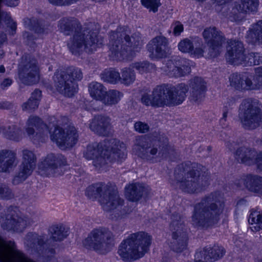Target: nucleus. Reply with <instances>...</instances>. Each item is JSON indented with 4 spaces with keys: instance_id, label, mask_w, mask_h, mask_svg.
Masks as SVG:
<instances>
[{
    "instance_id": "20",
    "label": "nucleus",
    "mask_w": 262,
    "mask_h": 262,
    "mask_svg": "<svg viewBox=\"0 0 262 262\" xmlns=\"http://www.w3.org/2000/svg\"><path fill=\"white\" fill-rule=\"evenodd\" d=\"M235 159L239 162L250 165L255 162L257 168L262 171V151L256 155V152L246 147H241L235 152Z\"/></svg>"
},
{
    "instance_id": "21",
    "label": "nucleus",
    "mask_w": 262,
    "mask_h": 262,
    "mask_svg": "<svg viewBox=\"0 0 262 262\" xmlns=\"http://www.w3.org/2000/svg\"><path fill=\"white\" fill-rule=\"evenodd\" d=\"M190 101L199 104L203 100L207 91L206 82L201 77H195L189 81Z\"/></svg>"
},
{
    "instance_id": "56",
    "label": "nucleus",
    "mask_w": 262,
    "mask_h": 262,
    "mask_svg": "<svg viewBox=\"0 0 262 262\" xmlns=\"http://www.w3.org/2000/svg\"><path fill=\"white\" fill-rule=\"evenodd\" d=\"M248 90H257L256 84L255 82V74L246 76Z\"/></svg>"
},
{
    "instance_id": "19",
    "label": "nucleus",
    "mask_w": 262,
    "mask_h": 262,
    "mask_svg": "<svg viewBox=\"0 0 262 262\" xmlns=\"http://www.w3.org/2000/svg\"><path fill=\"white\" fill-rule=\"evenodd\" d=\"M165 74L170 77H181L189 74L191 68L184 59H174L167 60L164 68Z\"/></svg>"
},
{
    "instance_id": "41",
    "label": "nucleus",
    "mask_w": 262,
    "mask_h": 262,
    "mask_svg": "<svg viewBox=\"0 0 262 262\" xmlns=\"http://www.w3.org/2000/svg\"><path fill=\"white\" fill-rule=\"evenodd\" d=\"M249 223L252 225L251 228L253 231L262 229V215L258 211L251 212L249 215Z\"/></svg>"
},
{
    "instance_id": "35",
    "label": "nucleus",
    "mask_w": 262,
    "mask_h": 262,
    "mask_svg": "<svg viewBox=\"0 0 262 262\" xmlns=\"http://www.w3.org/2000/svg\"><path fill=\"white\" fill-rule=\"evenodd\" d=\"M246 76L234 73L230 77V84L238 90H248V86Z\"/></svg>"
},
{
    "instance_id": "52",
    "label": "nucleus",
    "mask_w": 262,
    "mask_h": 262,
    "mask_svg": "<svg viewBox=\"0 0 262 262\" xmlns=\"http://www.w3.org/2000/svg\"><path fill=\"white\" fill-rule=\"evenodd\" d=\"M134 129L135 131L140 134L147 133L149 130V125L145 122L137 121L134 123Z\"/></svg>"
},
{
    "instance_id": "40",
    "label": "nucleus",
    "mask_w": 262,
    "mask_h": 262,
    "mask_svg": "<svg viewBox=\"0 0 262 262\" xmlns=\"http://www.w3.org/2000/svg\"><path fill=\"white\" fill-rule=\"evenodd\" d=\"M100 77L103 81L112 84L120 81V73L112 69L105 70L100 74Z\"/></svg>"
},
{
    "instance_id": "60",
    "label": "nucleus",
    "mask_w": 262,
    "mask_h": 262,
    "mask_svg": "<svg viewBox=\"0 0 262 262\" xmlns=\"http://www.w3.org/2000/svg\"><path fill=\"white\" fill-rule=\"evenodd\" d=\"M12 83V80L9 78L5 79L1 83V87L2 89H5L6 88L10 86Z\"/></svg>"
},
{
    "instance_id": "36",
    "label": "nucleus",
    "mask_w": 262,
    "mask_h": 262,
    "mask_svg": "<svg viewBox=\"0 0 262 262\" xmlns=\"http://www.w3.org/2000/svg\"><path fill=\"white\" fill-rule=\"evenodd\" d=\"M23 131L16 125H11L4 128L5 136L10 140L19 141L22 138Z\"/></svg>"
},
{
    "instance_id": "12",
    "label": "nucleus",
    "mask_w": 262,
    "mask_h": 262,
    "mask_svg": "<svg viewBox=\"0 0 262 262\" xmlns=\"http://www.w3.org/2000/svg\"><path fill=\"white\" fill-rule=\"evenodd\" d=\"M36 218L29 217L19 213L17 208L9 207L0 218L1 227L8 231L21 232L36 222Z\"/></svg>"
},
{
    "instance_id": "17",
    "label": "nucleus",
    "mask_w": 262,
    "mask_h": 262,
    "mask_svg": "<svg viewBox=\"0 0 262 262\" xmlns=\"http://www.w3.org/2000/svg\"><path fill=\"white\" fill-rule=\"evenodd\" d=\"M169 41L163 35L153 38L147 44V49L151 59L162 58L167 56Z\"/></svg>"
},
{
    "instance_id": "47",
    "label": "nucleus",
    "mask_w": 262,
    "mask_h": 262,
    "mask_svg": "<svg viewBox=\"0 0 262 262\" xmlns=\"http://www.w3.org/2000/svg\"><path fill=\"white\" fill-rule=\"evenodd\" d=\"M143 6L148 9L149 11L156 13L160 6V0H140Z\"/></svg>"
},
{
    "instance_id": "30",
    "label": "nucleus",
    "mask_w": 262,
    "mask_h": 262,
    "mask_svg": "<svg viewBox=\"0 0 262 262\" xmlns=\"http://www.w3.org/2000/svg\"><path fill=\"white\" fill-rule=\"evenodd\" d=\"M147 189L142 184L133 183L125 187V196L132 202H137L142 196L146 195Z\"/></svg>"
},
{
    "instance_id": "54",
    "label": "nucleus",
    "mask_w": 262,
    "mask_h": 262,
    "mask_svg": "<svg viewBox=\"0 0 262 262\" xmlns=\"http://www.w3.org/2000/svg\"><path fill=\"white\" fill-rule=\"evenodd\" d=\"M257 90L262 89V66L257 68L255 72Z\"/></svg>"
},
{
    "instance_id": "5",
    "label": "nucleus",
    "mask_w": 262,
    "mask_h": 262,
    "mask_svg": "<svg viewBox=\"0 0 262 262\" xmlns=\"http://www.w3.org/2000/svg\"><path fill=\"white\" fill-rule=\"evenodd\" d=\"M224 206V201L219 193H211L205 196L194 207L192 224L203 228L212 227L220 220Z\"/></svg>"
},
{
    "instance_id": "24",
    "label": "nucleus",
    "mask_w": 262,
    "mask_h": 262,
    "mask_svg": "<svg viewBox=\"0 0 262 262\" xmlns=\"http://www.w3.org/2000/svg\"><path fill=\"white\" fill-rule=\"evenodd\" d=\"M258 5V0H241L236 2L232 10L234 19L241 20L246 13L255 11Z\"/></svg>"
},
{
    "instance_id": "42",
    "label": "nucleus",
    "mask_w": 262,
    "mask_h": 262,
    "mask_svg": "<svg viewBox=\"0 0 262 262\" xmlns=\"http://www.w3.org/2000/svg\"><path fill=\"white\" fill-rule=\"evenodd\" d=\"M208 255L210 256V262L215 261L221 258L225 254V249L218 245H214L212 248H206Z\"/></svg>"
},
{
    "instance_id": "22",
    "label": "nucleus",
    "mask_w": 262,
    "mask_h": 262,
    "mask_svg": "<svg viewBox=\"0 0 262 262\" xmlns=\"http://www.w3.org/2000/svg\"><path fill=\"white\" fill-rule=\"evenodd\" d=\"M91 130L101 136H107L112 130L111 119L104 115H97L91 120L89 124Z\"/></svg>"
},
{
    "instance_id": "55",
    "label": "nucleus",
    "mask_w": 262,
    "mask_h": 262,
    "mask_svg": "<svg viewBox=\"0 0 262 262\" xmlns=\"http://www.w3.org/2000/svg\"><path fill=\"white\" fill-rule=\"evenodd\" d=\"M243 62L241 64H244L246 66H251L255 65L254 53L251 52L247 55H245L243 58Z\"/></svg>"
},
{
    "instance_id": "63",
    "label": "nucleus",
    "mask_w": 262,
    "mask_h": 262,
    "mask_svg": "<svg viewBox=\"0 0 262 262\" xmlns=\"http://www.w3.org/2000/svg\"><path fill=\"white\" fill-rule=\"evenodd\" d=\"M46 251L47 254L48 260L50 259L49 257H51L55 253V250L54 249H48V250H46Z\"/></svg>"
},
{
    "instance_id": "27",
    "label": "nucleus",
    "mask_w": 262,
    "mask_h": 262,
    "mask_svg": "<svg viewBox=\"0 0 262 262\" xmlns=\"http://www.w3.org/2000/svg\"><path fill=\"white\" fill-rule=\"evenodd\" d=\"M17 164L15 151L6 149L0 150V172H10Z\"/></svg>"
},
{
    "instance_id": "33",
    "label": "nucleus",
    "mask_w": 262,
    "mask_h": 262,
    "mask_svg": "<svg viewBox=\"0 0 262 262\" xmlns=\"http://www.w3.org/2000/svg\"><path fill=\"white\" fill-rule=\"evenodd\" d=\"M51 238L55 241H61L69 235V229L62 224H55L49 228Z\"/></svg>"
},
{
    "instance_id": "1",
    "label": "nucleus",
    "mask_w": 262,
    "mask_h": 262,
    "mask_svg": "<svg viewBox=\"0 0 262 262\" xmlns=\"http://www.w3.org/2000/svg\"><path fill=\"white\" fill-rule=\"evenodd\" d=\"M57 27L64 35H73L68 41L67 46L73 54L83 51L92 53L103 43V39L98 35L99 28L94 23H90L82 27L76 18L64 17L58 21Z\"/></svg>"
},
{
    "instance_id": "11",
    "label": "nucleus",
    "mask_w": 262,
    "mask_h": 262,
    "mask_svg": "<svg viewBox=\"0 0 262 262\" xmlns=\"http://www.w3.org/2000/svg\"><path fill=\"white\" fill-rule=\"evenodd\" d=\"M238 116L242 126L246 129H254L262 123V110L256 101L250 99L243 101Z\"/></svg>"
},
{
    "instance_id": "28",
    "label": "nucleus",
    "mask_w": 262,
    "mask_h": 262,
    "mask_svg": "<svg viewBox=\"0 0 262 262\" xmlns=\"http://www.w3.org/2000/svg\"><path fill=\"white\" fill-rule=\"evenodd\" d=\"M168 93V84H166L157 85L153 89L152 95L156 107L170 106Z\"/></svg>"
},
{
    "instance_id": "38",
    "label": "nucleus",
    "mask_w": 262,
    "mask_h": 262,
    "mask_svg": "<svg viewBox=\"0 0 262 262\" xmlns=\"http://www.w3.org/2000/svg\"><path fill=\"white\" fill-rule=\"evenodd\" d=\"M24 23L26 28L36 33L41 34L45 32V27L42 23L35 18H26L24 19Z\"/></svg>"
},
{
    "instance_id": "26",
    "label": "nucleus",
    "mask_w": 262,
    "mask_h": 262,
    "mask_svg": "<svg viewBox=\"0 0 262 262\" xmlns=\"http://www.w3.org/2000/svg\"><path fill=\"white\" fill-rule=\"evenodd\" d=\"M188 90V85L184 83H179L175 86L168 85V94L170 106L181 104L185 99L186 94Z\"/></svg>"
},
{
    "instance_id": "59",
    "label": "nucleus",
    "mask_w": 262,
    "mask_h": 262,
    "mask_svg": "<svg viewBox=\"0 0 262 262\" xmlns=\"http://www.w3.org/2000/svg\"><path fill=\"white\" fill-rule=\"evenodd\" d=\"M41 98V91L38 89H35L31 94L30 99L39 103Z\"/></svg>"
},
{
    "instance_id": "9",
    "label": "nucleus",
    "mask_w": 262,
    "mask_h": 262,
    "mask_svg": "<svg viewBox=\"0 0 262 262\" xmlns=\"http://www.w3.org/2000/svg\"><path fill=\"white\" fill-rule=\"evenodd\" d=\"M130 31L126 27H118L115 31H112L110 34L109 47L110 50L112 53V56L117 59H120L126 56V49L121 43L123 42V39L125 40L128 46H134V48L138 51L143 45L142 40L140 36L137 34L132 36V40L129 37Z\"/></svg>"
},
{
    "instance_id": "16",
    "label": "nucleus",
    "mask_w": 262,
    "mask_h": 262,
    "mask_svg": "<svg viewBox=\"0 0 262 262\" xmlns=\"http://www.w3.org/2000/svg\"><path fill=\"white\" fill-rule=\"evenodd\" d=\"M53 79L54 86L60 94L71 97L77 92V85L62 71L56 72Z\"/></svg>"
},
{
    "instance_id": "45",
    "label": "nucleus",
    "mask_w": 262,
    "mask_h": 262,
    "mask_svg": "<svg viewBox=\"0 0 262 262\" xmlns=\"http://www.w3.org/2000/svg\"><path fill=\"white\" fill-rule=\"evenodd\" d=\"M66 75H68L69 78L71 79L73 82L80 81L83 78V74L81 70L77 68L71 67L67 68L65 71H62Z\"/></svg>"
},
{
    "instance_id": "64",
    "label": "nucleus",
    "mask_w": 262,
    "mask_h": 262,
    "mask_svg": "<svg viewBox=\"0 0 262 262\" xmlns=\"http://www.w3.org/2000/svg\"><path fill=\"white\" fill-rule=\"evenodd\" d=\"M11 106V104L8 102H3L2 103H0V108L8 109L10 108Z\"/></svg>"
},
{
    "instance_id": "48",
    "label": "nucleus",
    "mask_w": 262,
    "mask_h": 262,
    "mask_svg": "<svg viewBox=\"0 0 262 262\" xmlns=\"http://www.w3.org/2000/svg\"><path fill=\"white\" fill-rule=\"evenodd\" d=\"M194 257L195 262H210L211 258L208 255L206 248H205L202 251L196 252Z\"/></svg>"
},
{
    "instance_id": "32",
    "label": "nucleus",
    "mask_w": 262,
    "mask_h": 262,
    "mask_svg": "<svg viewBox=\"0 0 262 262\" xmlns=\"http://www.w3.org/2000/svg\"><path fill=\"white\" fill-rule=\"evenodd\" d=\"M248 41L252 44L262 43V20L253 24L247 34Z\"/></svg>"
},
{
    "instance_id": "46",
    "label": "nucleus",
    "mask_w": 262,
    "mask_h": 262,
    "mask_svg": "<svg viewBox=\"0 0 262 262\" xmlns=\"http://www.w3.org/2000/svg\"><path fill=\"white\" fill-rule=\"evenodd\" d=\"M193 48V41L188 38L182 40L178 44L179 50L183 53H192Z\"/></svg>"
},
{
    "instance_id": "6",
    "label": "nucleus",
    "mask_w": 262,
    "mask_h": 262,
    "mask_svg": "<svg viewBox=\"0 0 262 262\" xmlns=\"http://www.w3.org/2000/svg\"><path fill=\"white\" fill-rule=\"evenodd\" d=\"M205 168L198 163L187 162L178 165L174 171L173 183L182 191L192 193L201 191L209 183V177L201 176V171Z\"/></svg>"
},
{
    "instance_id": "2",
    "label": "nucleus",
    "mask_w": 262,
    "mask_h": 262,
    "mask_svg": "<svg viewBox=\"0 0 262 262\" xmlns=\"http://www.w3.org/2000/svg\"><path fill=\"white\" fill-rule=\"evenodd\" d=\"M64 126L60 123L58 124L53 125L54 128L52 131L51 124L48 126L38 117L30 116L27 123L26 132L30 135H32L35 133L34 127L37 132L36 136H41L45 140L47 138L48 133L50 134L51 140L55 142L57 146L62 149H66L73 147L78 140V134L75 127L72 124H69L64 128L60 125Z\"/></svg>"
},
{
    "instance_id": "57",
    "label": "nucleus",
    "mask_w": 262,
    "mask_h": 262,
    "mask_svg": "<svg viewBox=\"0 0 262 262\" xmlns=\"http://www.w3.org/2000/svg\"><path fill=\"white\" fill-rule=\"evenodd\" d=\"M191 53L197 58L203 57L204 56V53H206V47H202L201 48H195V49H193L192 52Z\"/></svg>"
},
{
    "instance_id": "49",
    "label": "nucleus",
    "mask_w": 262,
    "mask_h": 262,
    "mask_svg": "<svg viewBox=\"0 0 262 262\" xmlns=\"http://www.w3.org/2000/svg\"><path fill=\"white\" fill-rule=\"evenodd\" d=\"M141 103L146 106H151L156 107V104L154 101L152 93L151 94L144 93L141 98Z\"/></svg>"
},
{
    "instance_id": "29",
    "label": "nucleus",
    "mask_w": 262,
    "mask_h": 262,
    "mask_svg": "<svg viewBox=\"0 0 262 262\" xmlns=\"http://www.w3.org/2000/svg\"><path fill=\"white\" fill-rule=\"evenodd\" d=\"M170 228L172 231V239L176 238H188L186 228L180 215L177 213L172 214Z\"/></svg>"
},
{
    "instance_id": "3",
    "label": "nucleus",
    "mask_w": 262,
    "mask_h": 262,
    "mask_svg": "<svg viewBox=\"0 0 262 262\" xmlns=\"http://www.w3.org/2000/svg\"><path fill=\"white\" fill-rule=\"evenodd\" d=\"M85 195L90 199H97L102 210L111 213L112 220L124 218L129 213L127 207L124 206V201L111 185L99 182L87 187Z\"/></svg>"
},
{
    "instance_id": "14",
    "label": "nucleus",
    "mask_w": 262,
    "mask_h": 262,
    "mask_svg": "<svg viewBox=\"0 0 262 262\" xmlns=\"http://www.w3.org/2000/svg\"><path fill=\"white\" fill-rule=\"evenodd\" d=\"M22 162L18 172L12 180L13 185L22 183L32 173L36 164V157L34 152L28 149H24L22 151Z\"/></svg>"
},
{
    "instance_id": "43",
    "label": "nucleus",
    "mask_w": 262,
    "mask_h": 262,
    "mask_svg": "<svg viewBox=\"0 0 262 262\" xmlns=\"http://www.w3.org/2000/svg\"><path fill=\"white\" fill-rule=\"evenodd\" d=\"M187 239L181 238H172L169 246L173 251L182 252L187 247Z\"/></svg>"
},
{
    "instance_id": "18",
    "label": "nucleus",
    "mask_w": 262,
    "mask_h": 262,
    "mask_svg": "<svg viewBox=\"0 0 262 262\" xmlns=\"http://www.w3.org/2000/svg\"><path fill=\"white\" fill-rule=\"evenodd\" d=\"M20 81L26 85H33L39 80V68L36 59H32L26 63L19 72Z\"/></svg>"
},
{
    "instance_id": "8",
    "label": "nucleus",
    "mask_w": 262,
    "mask_h": 262,
    "mask_svg": "<svg viewBox=\"0 0 262 262\" xmlns=\"http://www.w3.org/2000/svg\"><path fill=\"white\" fill-rule=\"evenodd\" d=\"M135 145L139 147V156L151 163L157 162L160 158L170 157L174 151L169 146L167 138L148 141L146 138L141 136L136 139Z\"/></svg>"
},
{
    "instance_id": "39",
    "label": "nucleus",
    "mask_w": 262,
    "mask_h": 262,
    "mask_svg": "<svg viewBox=\"0 0 262 262\" xmlns=\"http://www.w3.org/2000/svg\"><path fill=\"white\" fill-rule=\"evenodd\" d=\"M120 82L124 85H129L136 80L135 71L130 68H124L121 70Z\"/></svg>"
},
{
    "instance_id": "15",
    "label": "nucleus",
    "mask_w": 262,
    "mask_h": 262,
    "mask_svg": "<svg viewBox=\"0 0 262 262\" xmlns=\"http://www.w3.org/2000/svg\"><path fill=\"white\" fill-rule=\"evenodd\" d=\"M66 164V160L61 155L48 154L39 165L41 175L55 176L59 174L61 166Z\"/></svg>"
},
{
    "instance_id": "23",
    "label": "nucleus",
    "mask_w": 262,
    "mask_h": 262,
    "mask_svg": "<svg viewBox=\"0 0 262 262\" xmlns=\"http://www.w3.org/2000/svg\"><path fill=\"white\" fill-rule=\"evenodd\" d=\"M244 48L240 41L231 40L226 54L227 60L231 64H240L243 62Z\"/></svg>"
},
{
    "instance_id": "44",
    "label": "nucleus",
    "mask_w": 262,
    "mask_h": 262,
    "mask_svg": "<svg viewBox=\"0 0 262 262\" xmlns=\"http://www.w3.org/2000/svg\"><path fill=\"white\" fill-rule=\"evenodd\" d=\"M133 67L142 74L150 72L152 70H155L156 69L155 64L147 61L136 62L133 64Z\"/></svg>"
},
{
    "instance_id": "4",
    "label": "nucleus",
    "mask_w": 262,
    "mask_h": 262,
    "mask_svg": "<svg viewBox=\"0 0 262 262\" xmlns=\"http://www.w3.org/2000/svg\"><path fill=\"white\" fill-rule=\"evenodd\" d=\"M83 155L86 159L93 160V165L99 170L108 162L124 159L126 157V146L115 139L104 140L89 144Z\"/></svg>"
},
{
    "instance_id": "62",
    "label": "nucleus",
    "mask_w": 262,
    "mask_h": 262,
    "mask_svg": "<svg viewBox=\"0 0 262 262\" xmlns=\"http://www.w3.org/2000/svg\"><path fill=\"white\" fill-rule=\"evenodd\" d=\"M229 109H225L223 108V117L220 119L221 122L226 121V119L227 117L228 114L229 113Z\"/></svg>"
},
{
    "instance_id": "50",
    "label": "nucleus",
    "mask_w": 262,
    "mask_h": 262,
    "mask_svg": "<svg viewBox=\"0 0 262 262\" xmlns=\"http://www.w3.org/2000/svg\"><path fill=\"white\" fill-rule=\"evenodd\" d=\"M13 196L11 190L8 186L3 184L0 186V198L4 199H10Z\"/></svg>"
},
{
    "instance_id": "51",
    "label": "nucleus",
    "mask_w": 262,
    "mask_h": 262,
    "mask_svg": "<svg viewBox=\"0 0 262 262\" xmlns=\"http://www.w3.org/2000/svg\"><path fill=\"white\" fill-rule=\"evenodd\" d=\"M38 105V102L29 98L27 102L23 103L21 107L23 111H32L37 108Z\"/></svg>"
},
{
    "instance_id": "10",
    "label": "nucleus",
    "mask_w": 262,
    "mask_h": 262,
    "mask_svg": "<svg viewBox=\"0 0 262 262\" xmlns=\"http://www.w3.org/2000/svg\"><path fill=\"white\" fill-rule=\"evenodd\" d=\"M114 237L113 232L107 228H94L83 241V245L88 249L105 253L113 245Z\"/></svg>"
},
{
    "instance_id": "37",
    "label": "nucleus",
    "mask_w": 262,
    "mask_h": 262,
    "mask_svg": "<svg viewBox=\"0 0 262 262\" xmlns=\"http://www.w3.org/2000/svg\"><path fill=\"white\" fill-rule=\"evenodd\" d=\"M89 91L93 98L100 101L106 90L101 83L92 82L89 84Z\"/></svg>"
},
{
    "instance_id": "31",
    "label": "nucleus",
    "mask_w": 262,
    "mask_h": 262,
    "mask_svg": "<svg viewBox=\"0 0 262 262\" xmlns=\"http://www.w3.org/2000/svg\"><path fill=\"white\" fill-rule=\"evenodd\" d=\"M244 184L250 191L262 195V177L248 174L244 179Z\"/></svg>"
},
{
    "instance_id": "34",
    "label": "nucleus",
    "mask_w": 262,
    "mask_h": 262,
    "mask_svg": "<svg viewBox=\"0 0 262 262\" xmlns=\"http://www.w3.org/2000/svg\"><path fill=\"white\" fill-rule=\"evenodd\" d=\"M123 96V94L116 90L106 91L103 95L101 101L105 105L112 106L117 104Z\"/></svg>"
},
{
    "instance_id": "13",
    "label": "nucleus",
    "mask_w": 262,
    "mask_h": 262,
    "mask_svg": "<svg viewBox=\"0 0 262 262\" xmlns=\"http://www.w3.org/2000/svg\"><path fill=\"white\" fill-rule=\"evenodd\" d=\"M203 35L206 40H208L206 47L205 56L206 58H214L222 52V45L225 42V37L222 33L217 30L215 27H210L204 30Z\"/></svg>"
},
{
    "instance_id": "58",
    "label": "nucleus",
    "mask_w": 262,
    "mask_h": 262,
    "mask_svg": "<svg viewBox=\"0 0 262 262\" xmlns=\"http://www.w3.org/2000/svg\"><path fill=\"white\" fill-rule=\"evenodd\" d=\"M235 104V99L233 97L228 98L226 101L224 102V108L229 109V110L232 108Z\"/></svg>"
},
{
    "instance_id": "25",
    "label": "nucleus",
    "mask_w": 262,
    "mask_h": 262,
    "mask_svg": "<svg viewBox=\"0 0 262 262\" xmlns=\"http://www.w3.org/2000/svg\"><path fill=\"white\" fill-rule=\"evenodd\" d=\"M46 242L45 235H39L36 232H29L25 237L24 244L31 252L43 254Z\"/></svg>"
},
{
    "instance_id": "61",
    "label": "nucleus",
    "mask_w": 262,
    "mask_h": 262,
    "mask_svg": "<svg viewBox=\"0 0 262 262\" xmlns=\"http://www.w3.org/2000/svg\"><path fill=\"white\" fill-rule=\"evenodd\" d=\"M255 65H258L262 63V55L258 53H254Z\"/></svg>"
},
{
    "instance_id": "7",
    "label": "nucleus",
    "mask_w": 262,
    "mask_h": 262,
    "mask_svg": "<svg viewBox=\"0 0 262 262\" xmlns=\"http://www.w3.org/2000/svg\"><path fill=\"white\" fill-rule=\"evenodd\" d=\"M151 239V236L143 231L130 234L122 241L118 253L124 261L136 260L147 252Z\"/></svg>"
},
{
    "instance_id": "53",
    "label": "nucleus",
    "mask_w": 262,
    "mask_h": 262,
    "mask_svg": "<svg viewBox=\"0 0 262 262\" xmlns=\"http://www.w3.org/2000/svg\"><path fill=\"white\" fill-rule=\"evenodd\" d=\"M171 28L173 29V34L174 36H179L184 31V26L179 21H174L172 23Z\"/></svg>"
}]
</instances>
